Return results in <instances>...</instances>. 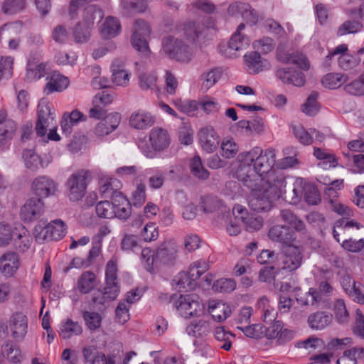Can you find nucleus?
I'll list each match as a JSON object with an SVG mask.
<instances>
[{"label": "nucleus", "instance_id": "obj_23", "mask_svg": "<svg viewBox=\"0 0 364 364\" xmlns=\"http://www.w3.org/2000/svg\"><path fill=\"white\" fill-rule=\"evenodd\" d=\"M48 82L45 88V92L47 95L51 94L54 92H62L65 90L69 85V79L57 72L52 73L50 76L47 77Z\"/></svg>", "mask_w": 364, "mask_h": 364}, {"label": "nucleus", "instance_id": "obj_62", "mask_svg": "<svg viewBox=\"0 0 364 364\" xmlns=\"http://www.w3.org/2000/svg\"><path fill=\"white\" fill-rule=\"evenodd\" d=\"M139 80V86L143 90H153L156 86L157 76L154 73L141 74Z\"/></svg>", "mask_w": 364, "mask_h": 364}, {"label": "nucleus", "instance_id": "obj_2", "mask_svg": "<svg viewBox=\"0 0 364 364\" xmlns=\"http://www.w3.org/2000/svg\"><path fill=\"white\" fill-rule=\"evenodd\" d=\"M149 141L150 145L145 140L139 141L138 147L144 156L155 159L159 152L166 150L169 146L171 137L166 129L156 127L151 129Z\"/></svg>", "mask_w": 364, "mask_h": 364}, {"label": "nucleus", "instance_id": "obj_5", "mask_svg": "<svg viewBox=\"0 0 364 364\" xmlns=\"http://www.w3.org/2000/svg\"><path fill=\"white\" fill-rule=\"evenodd\" d=\"M38 120L36 125V132L38 136H45L48 128L56 124L55 114L50 103L46 100H41L38 103Z\"/></svg>", "mask_w": 364, "mask_h": 364}, {"label": "nucleus", "instance_id": "obj_13", "mask_svg": "<svg viewBox=\"0 0 364 364\" xmlns=\"http://www.w3.org/2000/svg\"><path fill=\"white\" fill-rule=\"evenodd\" d=\"M121 114L118 112L107 114L95 127L94 134L97 137H104L114 132L119 125Z\"/></svg>", "mask_w": 364, "mask_h": 364}, {"label": "nucleus", "instance_id": "obj_40", "mask_svg": "<svg viewBox=\"0 0 364 364\" xmlns=\"http://www.w3.org/2000/svg\"><path fill=\"white\" fill-rule=\"evenodd\" d=\"M14 245L21 252L27 250L31 242V237L28 235L27 230L22 225H19L14 238Z\"/></svg>", "mask_w": 364, "mask_h": 364}, {"label": "nucleus", "instance_id": "obj_31", "mask_svg": "<svg viewBox=\"0 0 364 364\" xmlns=\"http://www.w3.org/2000/svg\"><path fill=\"white\" fill-rule=\"evenodd\" d=\"M98 284L97 276L92 271L84 272L79 277L77 288L82 294H88Z\"/></svg>", "mask_w": 364, "mask_h": 364}, {"label": "nucleus", "instance_id": "obj_35", "mask_svg": "<svg viewBox=\"0 0 364 364\" xmlns=\"http://www.w3.org/2000/svg\"><path fill=\"white\" fill-rule=\"evenodd\" d=\"M348 80L346 74L340 73H329L325 75L321 80L322 85L328 89H337Z\"/></svg>", "mask_w": 364, "mask_h": 364}, {"label": "nucleus", "instance_id": "obj_28", "mask_svg": "<svg viewBox=\"0 0 364 364\" xmlns=\"http://www.w3.org/2000/svg\"><path fill=\"white\" fill-rule=\"evenodd\" d=\"M92 301L95 304L104 305L107 301L115 299L119 294V286L118 282H106L103 292L98 291Z\"/></svg>", "mask_w": 364, "mask_h": 364}, {"label": "nucleus", "instance_id": "obj_46", "mask_svg": "<svg viewBox=\"0 0 364 364\" xmlns=\"http://www.w3.org/2000/svg\"><path fill=\"white\" fill-rule=\"evenodd\" d=\"M280 216L283 221L289 224L296 231H301L305 228L303 220L299 219L293 212L289 209H283L280 211Z\"/></svg>", "mask_w": 364, "mask_h": 364}, {"label": "nucleus", "instance_id": "obj_50", "mask_svg": "<svg viewBox=\"0 0 364 364\" xmlns=\"http://www.w3.org/2000/svg\"><path fill=\"white\" fill-rule=\"evenodd\" d=\"M209 269V263L205 260L200 259L193 262L187 272L191 277V279L196 283L200 276L207 272Z\"/></svg>", "mask_w": 364, "mask_h": 364}, {"label": "nucleus", "instance_id": "obj_4", "mask_svg": "<svg viewBox=\"0 0 364 364\" xmlns=\"http://www.w3.org/2000/svg\"><path fill=\"white\" fill-rule=\"evenodd\" d=\"M171 301L177 312L186 318L198 316L204 311V306L196 294L171 297Z\"/></svg>", "mask_w": 364, "mask_h": 364}, {"label": "nucleus", "instance_id": "obj_34", "mask_svg": "<svg viewBox=\"0 0 364 364\" xmlns=\"http://www.w3.org/2000/svg\"><path fill=\"white\" fill-rule=\"evenodd\" d=\"M102 11L95 5L87 6L83 11L82 19L79 23L85 25L90 30L93 28L96 19L102 18Z\"/></svg>", "mask_w": 364, "mask_h": 364}, {"label": "nucleus", "instance_id": "obj_57", "mask_svg": "<svg viewBox=\"0 0 364 364\" xmlns=\"http://www.w3.org/2000/svg\"><path fill=\"white\" fill-rule=\"evenodd\" d=\"M333 311L336 319L340 323H347L349 320V314L343 299H337L333 304Z\"/></svg>", "mask_w": 364, "mask_h": 364}, {"label": "nucleus", "instance_id": "obj_10", "mask_svg": "<svg viewBox=\"0 0 364 364\" xmlns=\"http://www.w3.org/2000/svg\"><path fill=\"white\" fill-rule=\"evenodd\" d=\"M68 196L72 201H78L85 196L87 184L86 176L81 173H73L66 182Z\"/></svg>", "mask_w": 364, "mask_h": 364}, {"label": "nucleus", "instance_id": "obj_61", "mask_svg": "<svg viewBox=\"0 0 364 364\" xmlns=\"http://www.w3.org/2000/svg\"><path fill=\"white\" fill-rule=\"evenodd\" d=\"M90 29L82 25V23H77L73 29V38L77 43H84L87 42L90 37Z\"/></svg>", "mask_w": 364, "mask_h": 364}, {"label": "nucleus", "instance_id": "obj_7", "mask_svg": "<svg viewBox=\"0 0 364 364\" xmlns=\"http://www.w3.org/2000/svg\"><path fill=\"white\" fill-rule=\"evenodd\" d=\"M44 202L37 198H30L20 210V218L24 223H32L38 220L44 213Z\"/></svg>", "mask_w": 364, "mask_h": 364}, {"label": "nucleus", "instance_id": "obj_6", "mask_svg": "<svg viewBox=\"0 0 364 364\" xmlns=\"http://www.w3.org/2000/svg\"><path fill=\"white\" fill-rule=\"evenodd\" d=\"M151 30L149 25L144 20H136L133 28V34L131 38L132 46L141 53H149L147 37L150 35Z\"/></svg>", "mask_w": 364, "mask_h": 364}, {"label": "nucleus", "instance_id": "obj_38", "mask_svg": "<svg viewBox=\"0 0 364 364\" xmlns=\"http://www.w3.org/2000/svg\"><path fill=\"white\" fill-rule=\"evenodd\" d=\"M190 171L191 174L196 178L205 181L209 178L210 173L204 167L201 159L198 155L195 156L190 161Z\"/></svg>", "mask_w": 364, "mask_h": 364}, {"label": "nucleus", "instance_id": "obj_21", "mask_svg": "<svg viewBox=\"0 0 364 364\" xmlns=\"http://www.w3.org/2000/svg\"><path fill=\"white\" fill-rule=\"evenodd\" d=\"M268 237L274 242L289 244L294 239V233L289 227L282 225H276L272 227L268 232Z\"/></svg>", "mask_w": 364, "mask_h": 364}, {"label": "nucleus", "instance_id": "obj_27", "mask_svg": "<svg viewBox=\"0 0 364 364\" xmlns=\"http://www.w3.org/2000/svg\"><path fill=\"white\" fill-rule=\"evenodd\" d=\"M208 310L213 318L218 322L225 321L232 313L230 306L221 301H210Z\"/></svg>", "mask_w": 364, "mask_h": 364}, {"label": "nucleus", "instance_id": "obj_18", "mask_svg": "<svg viewBox=\"0 0 364 364\" xmlns=\"http://www.w3.org/2000/svg\"><path fill=\"white\" fill-rule=\"evenodd\" d=\"M20 267L18 255L15 252H7L0 257V272L6 277H13Z\"/></svg>", "mask_w": 364, "mask_h": 364}, {"label": "nucleus", "instance_id": "obj_8", "mask_svg": "<svg viewBox=\"0 0 364 364\" xmlns=\"http://www.w3.org/2000/svg\"><path fill=\"white\" fill-rule=\"evenodd\" d=\"M303 256L299 247L289 245L279 257V267L284 270L293 272L297 269L302 263Z\"/></svg>", "mask_w": 364, "mask_h": 364}, {"label": "nucleus", "instance_id": "obj_15", "mask_svg": "<svg viewBox=\"0 0 364 364\" xmlns=\"http://www.w3.org/2000/svg\"><path fill=\"white\" fill-rule=\"evenodd\" d=\"M9 326L13 338L21 340L27 333L28 318L23 313H14L9 319Z\"/></svg>", "mask_w": 364, "mask_h": 364}, {"label": "nucleus", "instance_id": "obj_17", "mask_svg": "<svg viewBox=\"0 0 364 364\" xmlns=\"http://www.w3.org/2000/svg\"><path fill=\"white\" fill-rule=\"evenodd\" d=\"M16 123L7 117L5 110H0V146L5 145L14 136Z\"/></svg>", "mask_w": 364, "mask_h": 364}, {"label": "nucleus", "instance_id": "obj_39", "mask_svg": "<svg viewBox=\"0 0 364 364\" xmlns=\"http://www.w3.org/2000/svg\"><path fill=\"white\" fill-rule=\"evenodd\" d=\"M214 336L218 342L221 343L220 347L225 350H230L232 340L235 338V336L233 333L227 331L223 326L215 328L214 331Z\"/></svg>", "mask_w": 364, "mask_h": 364}, {"label": "nucleus", "instance_id": "obj_49", "mask_svg": "<svg viewBox=\"0 0 364 364\" xmlns=\"http://www.w3.org/2000/svg\"><path fill=\"white\" fill-rule=\"evenodd\" d=\"M87 328L90 331H96L101 327L102 316L95 311H84L82 314Z\"/></svg>", "mask_w": 364, "mask_h": 364}, {"label": "nucleus", "instance_id": "obj_42", "mask_svg": "<svg viewBox=\"0 0 364 364\" xmlns=\"http://www.w3.org/2000/svg\"><path fill=\"white\" fill-rule=\"evenodd\" d=\"M306 181L302 178H297L293 183L291 193L285 196L287 200H289L291 204H297L301 199L306 187Z\"/></svg>", "mask_w": 364, "mask_h": 364}, {"label": "nucleus", "instance_id": "obj_54", "mask_svg": "<svg viewBox=\"0 0 364 364\" xmlns=\"http://www.w3.org/2000/svg\"><path fill=\"white\" fill-rule=\"evenodd\" d=\"M146 174L151 176L149 178V186L154 189H159L164 185L165 177L164 172L156 168H149L146 171Z\"/></svg>", "mask_w": 364, "mask_h": 364}, {"label": "nucleus", "instance_id": "obj_43", "mask_svg": "<svg viewBox=\"0 0 364 364\" xmlns=\"http://www.w3.org/2000/svg\"><path fill=\"white\" fill-rule=\"evenodd\" d=\"M173 104L181 112L188 116L196 115L200 107V102L196 100H182L177 99L173 102Z\"/></svg>", "mask_w": 364, "mask_h": 364}, {"label": "nucleus", "instance_id": "obj_9", "mask_svg": "<svg viewBox=\"0 0 364 364\" xmlns=\"http://www.w3.org/2000/svg\"><path fill=\"white\" fill-rule=\"evenodd\" d=\"M349 19L345 21L338 28L337 36H343L347 34H353L362 30L363 25L360 22L362 18V10L360 8L348 9L346 11Z\"/></svg>", "mask_w": 364, "mask_h": 364}, {"label": "nucleus", "instance_id": "obj_48", "mask_svg": "<svg viewBox=\"0 0 364 364\" xmlns=\"http://www.w3.org/2000/svg\"><path fill=\"white\" fill-rule=\"evenodd\" d=\"M23 159L26 168L32 171H36L43 166L41 157L31 149L23 151Z\"/></svg>", "mask_w": 364, "mask_h": 364}, {"label": "nucleus", "instance_id": "obj_22", "mask_svg": "<svg viewBox=\"0 0 364 364\" xmlns=\"http://www.w3.org/2000/svg\"><path fill=\"white\" fill-rule=\"evenodd\" d=\"M245 26L244 23H240L237 31L232 34L229 42L228 49L230 51H240L246 49L250 44V38L241 32L245 28Z\"/></svg>", "mask_w": 364, "mask_h": 364}, {"label": "nucleus", "instance_id": "obj_1", "mask_svg": "<svg viewBox=\"0 0 364 364\" xmlns=\"http://www.w3.org/2000/svg\"><path fill=\"white\" fill-rule=\"evenodd\" d=\"M240 163L235 175L251 189L248 205L254 211H269L273 201L286 195V179L280 171L273 169L276 151L272 148L255 146L237 156Z\"/></svg>", "mask_w": 364, "mask_h": 364}, {"label": "nucleus", "instance_id": "obj_20", "mask_svg": "<svg viewBox=\"0 0 364 364\" xmlns=\"http://www.w3.org/2000/svg\"><path fill=\"white\" fill-rule=\"evenodd\" d=\"M276 76L284 83L291 84L295 86H302L305 83V75L301 72L293 68H278Z\"/></svg>", "mask_w": 364, "mask_h": 364}, {"label": "nucleus", "instance_id": "obj_26", "mask_svg": "<svg viewBox=\"0 0 364 364\" xmlns=\"http://www.w3.org/2000/svg\"><path fill=\"white\" fill-rule=\"evenodd\" d=\"M100 193L103 198H111L112 200L117 198L118 195H122L119 190L122 187L121 182L114 178L102 179L100 181Z\"/></svg>", "mask_w": 364, "mask_h": 364}, {"label": "nucleus", "instance_id": "obj_3", "mask_svg": "<svg viewBox=\"0 0 364 364\" xmlns=\"http://www.w3.org/2000/svg\"><path fill=\"white\" fill-rule=\"evenodd\" d=\"M162 50L171 58L183 63L189 62L194 53L193 46L172 36H167L164 38Z\"/></svg>", "mask_w": 364, "mask_h": 364}, {"label": "nucleus", "instance_id": "obj_11", "mask_svg": "<svg viewBox=\"0 0 364 364\" xmlns=\"http://www.w3.org/2000/svg\"><path fill=\"white\" fill-rule=\"evenodd\" d=\"M31 190L38 197L37 198H46L55 194L57 190L56 183L46 176L36 177L31 183Z\"/></svg>", "mask_w": 364, "mask_h": 364}, {"label": "nucleus", "instance_id": "obj_52", "mask_svg": "<svg viewBox=\"0 0 364 364\" xmlns=\"http://www.w3.org/2000/svg\"><path fill=\"white\" fill-rule=\"evenodd\" d=\"M222 71L219 68H213L202 75V87L208 90L213 87L221 77Z\"/></svg>", "mask_w": 364, "mask_h": 364}, {"label": "nucleus", "instance_id": "obj_55", "mask_svg": "<svg viewBox=\"0 0 364 364\" xmlns=\"http://www.w3.org/2000/svg\"><path fill=\"white\" fill-rule=\"evenodd\" d=\"M114 210V200L112 203L108 200L100 201L96 205V213L102 218H114L115 214Z\"/></svg>", "mask_w": 364, "mask_h": 364}, {"label": "nucleus", "instance_id": "obj_36", "mask_svg": "<svg viewBox=\"0 0 364 364\" xmlns=\"http://www.w3.org/2000/svg\"><path fill=\"white\" fill-rule=\"evenodd\" d=\"M114 217L126 219L131 215V206L129 200L123 195H118L114 200Z\"/></svg>", "mask_w": 364, "mask_h": 364}, {"label": "nucleus", "instance_id": "obj_44", "mask_svg": "<svg viewBox=\"0 0 364 364\" xmlns=\"http://www.w3.org/2000/svg\"><path fill=\"white\" fill-rule=\"evenodd\" d=\"M174 285L179 291H188L195 289L196 283L192 279L188 272H179L173 279Z\"/></svg>", "mask_w": 364, "mask_h": 364}, {"label": "nucleus", "instance_id": "obj_41", "mask_svg": "<svg viewBox=\"0 0 364 364\" xmlns=\"http://www.w3.org/2000/svg\"><path fill=\"white\" fill-rule=\"evenodd\" d=\"M314 156L317 159L322 161L318 165L325 169L336 167L337 165V161L334 154L328 153L320 148H314Z\"/></svg>", "mask_w": 364, "mask_h": 364}, {"label": "nucleus", "instance_id": "obj_33", "mask_svg": "<svg viewBox=\"0 0 364 364\" xmlns=\"http://www.w3.org/2000/svg\"><path fill=\"white\" fill-rule=\"evenodd\" d=\"M211 331L209 321L204 318L192 321L187 327L186 332L189 336L201 337L208 335Z\"/></svg>", "mask_w": 364, "mask_h": 364}, {"label": "nucleus", "instance_id": "obj_30", "mask_svg": "<svg viewBox=\"0 0 364 364\" xmlns=\"http://www.w3.org/2000/svg\"><path fill=\"white\" fill-rule=\"evenodd\" d=\"M244 62L246 70L250 74H257L265 68L264 62L261 60L260 54L257 51H250L245 53Z\"/></svg>", "mask_w": 364, "mask_h": 364}, {"label": "nucleus", "instance_id": "obj_51", "mask_svg": "<svg viewBox=\"0 0 364 364\" xmlns=\"http://www.w3.org/2000/svg\"><path fill=\"white\" fill-rule=\"evenodd\" d=\"M159 228L154 223H148L141 230L139 237L145 242L155 241L159 237Z\"/></svg>", "mask_w": 364, "mask_h": 364}, {"label": "nucleus", "instance_id": "obj_16", "mask_svg": "<svg viewBox=\"0 0 364 364\" xmlns=\"http://www.w3.org/2000/svg\"><path fill=\"white\" fill-rule=\"evenodd\" d=\"M154 122V116L151 112L142 109L132 113L129 119L130 127L139 130L146 129L151 127Z\"/></svg>", "mask_w": 364, "mask_h": 364}, {"label": "nucleus", "instance_id": "obj_24", "mask_svg": "<svg viewBox=\"0 0 364 364\" xmlns=\"http://www.w3.org/2000/svg\"><path fill=\"white\" fill-rule=\"evenodd\" d=\"M112 80L117 86L125 87L129 82L130 73L125 69L123 62L116 60L112 66Z\"/></svg>", "mask_w": 364, "mask_h": 364}, {"label": "nucleus", "instance_id": "obj_19", "mask_svg": "<svg viewBox=\"0 0 364 364\" xmlns=\"http://www.w3.org/2000/svg\"><path fill=\"white\" fill-rule=\"evenodd\" d=\"M83 332L82 326L71 318L63 320L59 325L58 334L63 340L80 336Z\"/></svg>", "mask_w": 364, "mask_h": 364}, {"label": "nucleus", "instance_id": "obj_64", "mask_svg": "<svg viewBox=\"0 0 364 364\" xmlns=\"http://www.w3.org/2000/svg\"><path fill=\"white\" fill-rule=\"evenodd\" d=\"M4 351L9 360L14 363H18L21 360V352L18 347L8 342L4 346Z\"/></svg>", "mask_w": 364, "mask_h": 364}, {"label": "nucleus", "instance_id": "obj_47", "mask_svg": "<svg viewBox=\"0 0 364 364\" xmlns=\"http://www.w3.org/2000/svg\"><path fill=\"white\" fill-rule=\"evenodd\" d=\"M141 259L144 268L150 272L154 271V267L159 265L158 259H156V252H155L149 247L142 250Z\"/></svg>", "mask_w": 364, "mask_h": 364}, {"label": "nucleus", "instance_id": "obj_59", "mask_svg": "<svg viewBox=\"0 0 364 364\" xmlns=\"http://www.w3.org/2000/svg\"><path fill=\"white\" fill-rule=\"evenodd\" d=\"M236 288V282L232 279L222 278L215 281L213 289L217 292L229 293Z\"/></svg>", "mask_w": 364, "mask_h": 364}, {"label": "nucleus", "instance_id": "obj_53", "mask_svg": "<svg viewBox=\"0 0 364 364\" xmlns=\"http://www.w3.org/2000/svg\"><path fill=\"white\" fill-rule=\"evenodd\" d=\"M237 328L249 338L259 339L264 337V326L261 323L248 324L246 326H237Z\"/></svg>", "mask_w": 364, "mask_h": 364}, {"label": "nucleus", "instance_id": "obj_32", "mask_svg": "<svg viewBox=\"0 0 364 364\" xmlns=\"http://www.w3.org/2000/svg\"><path fill=\"white\" fill-rule=\"evenodd\" d=\"M121 31L119 21L114 17L108 16L102 24L100 32L102 38H111L117 36Z\"/></svg>", "mask_w": 364, "mask_h": 364}, {"label": "nucleus", "instance_id": "obj_12", "mask_svg": "<svg viewBox=\"0 0 364 364\" xmlns=\"http://www.w3.org/2000/svg\"><path fill=\"white\" fill-rule=\"evenodd\" d=\"M199 143L207 153L214 152L220 144V136L211 126H205L198 132Z\"/></svg>", "mask_w": 364, "mask_h": 364}, {"label": "nucleus", "instance_id": "obj_63", "mask_svg": "<svg viewBox=\"0 0 364 364\" xmlns=\"http://www.w3.org/2000/svg\"><path fill=\"white\" fill-rule=\"evenodd\" d=\"M253 47L264 54L272 51L275 48L274 40L270 37H263L253 42Z\"/></svg>", "mask_w": 364, "mask_h": 364}, {"label": "nucleus", "instance_id": "obj_37", "mask_svg": "<svg viewBox=\"0 0 364 364\" xmlns=\"http://www.w3.org/2000/svg\"><path fill=\"white\" fill-rule=\"evenodd\" d=\"M236 8L241 14L242 18L250 25H255L259 19L257 11L251 6L245 3H239L235 6H231L230 9Z\"/></svg>", "mask_w": 364, "mask_h": 364}, {"label": "nucleus", "instance_id": "obj_56", "mask_svg": "<svg viewBox=\"0 0 364 364\" xmlns=\"http://www.w3.org/2000/svg\"><path fill=\"white\" fill-rule=\"evenodd\" d=\"M293 133L298 141L304 145H310L313 143V134L311 129L307 131L300 124L292 127Z\"/></svg>", "mask_w": 364, "mask_h": 364}, {"label": "nucleus", "instance_id": "obj_58", "mask_svg": "<svg viewBox=\"0 0 364 364\" xmlns=\"http://www.w3.org/2000/svg\"><path fill=\"white\" fill-rule=\"evenodd\" d=\"M25 7V0H4L1 10L5 14H14Z\"/></svg>", "mask_w": 364, "mask_h": 364}, {"label": "nucleus", "instance_id": "obj_14", "mask_svg": "<svg viewBox=\"0 0 364 364\" xmlns=\"http://www.w3.org/2000/svg\"><path fill=\"white\" fill-rule=\"evenodd\" d=\"M277 58L282 63L294 64L304 70H308L310 68V63L307 58L299 52L287 53L283 49L278 48Z\"/></svg>", "mask_w": 364, "mask_h": 364}, {"label": "nucleus", "instance_id": "obj_60", "mask_svg": "<svg viewBox=\"0 0 364 364\" xmlns=\"http://www.w3.org/2000/svg\"><path fill=\"white\" fill-rule=\"evenodd\" d=\"M318 93L313 92L309 96L306 103L303 105L302 111L307 115L314 116L319 110V105L317 102Z\"/></svg>", "mask_w": 364, "mask_h": 364}, {"label": "nucleus", "instance_id": "obj_25", "mask_svg": "<svg viewBox=\"0 0 364 364\" xmlns=\"http://www.w3.org/2000/svg\"><path fill=\"white\" fill-rule=\"evenodd\" d=\"M176 253L177 249L173 243L168 242L161 244L156 250L159 265L173 263L176 258Z\"/></svg>", "mask_w": 364, "mask_h": 364}, {"label": "nucleus", "instance_id": "obj_29", "mask_svg": "<svg viewBox=\"0 0 364 364\" xmlns=\"http://www.w3.org/2000/svg\"><path fill=\"white\" fill-rule=\"evenodd\" d=\"M333 316L326 311H317L309 315L308 323L311 328L314 330H323L332 322Z\"/></svg>", "mask_w": 364, "mask_h": 364}, {"label": "nucleus", "instance_id": "obj_45", "mask_svg": "<svg viewBox=\"0 0 364 364\" xmlns=\"http://www.w3.org/2000/svg\"><path fill=\"white\" fill-rule=\"evenodd\" d=\"M239 147L235 140L230 137H225L220 144V154L226 159H232L238 152Z\"/></svg>", "mask_w": 364, "mask_h": 364}]
</instances>
